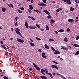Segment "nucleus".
<instances>
[{
  "mask_svg": "<svg viewBox=\"0 0 79 79\" xmlns=\"http://www.w3.org/2000/svg\"><path fill=\"white\" fill-rule=\"evenodd\" d=\"M33 64L35 68H36V69H37L38 71H40V68L38 67L37 65H36L35 63H33Z\"/></svg>",
  "mask_w": 79,
  "mask_h": 79,
  "instance_id": "1",
  "label": "nucleus"
},
{
  "mask_svg": "<svg viewBox=\"0 0 79 79\" xmlns=\"http://www.w3.org/2000/svg\"><path fill=\"white\" fill-rule=\"evenodd\" d=\"M16 39L17 41L20 43H23V42H24V40H21V39H19V38H17Z\"/></svg>",
  "mask_w": 79,
  "mask_h": 79,
  "instance_id": "2",
  "label": "nucleus"
},
{
  "mask_svg": "<svg viewBox=\"0 0 79 79\" xmlns=\"http://www.w3.org/2000/svg\"><path fill=\"white\" fill-rule=\"evenodd\" d=\"M38 5H40V6H47V5L44 3H38Z\"/></svg>",
  "mask_w": 79,
  "mask_h": 79,
  "instance_id": "3",
  "label": "nucleus"
},
{
  "mask_svg": "<svg viewBox=\"0 0 79 79\" xmlns=\"http://www.w3.org/2000/svg\"><path fill=\"white\" fill-rule=\"evenodd\" d=\"M45 55V53L44 52H43L42 53V57L44 58H46L47 56Z\"/></svg>",
  "mask_w": 79,
  "mask_h": 79,
  "instance_id": "4",
  "label": "nucleus"
},
{
  "mask_svg": "<svg viewBox=\"0 0 79 79\" xmlns=\"http://www.w3.org/2000/svg\"><path fill=\"white\" fill-rule=\"evenodd\" d=\"M51 67L52 68H55L56 69H58V67L56 66V65H51Z\"/></svg>",
  "mask_w": 79,
  "mask_h": 79,
  "instance_id": "5",
  "label": "nucleus"
},
{
  "mask_svg": "<svg viewBox=\"0 0 79 79\" xmlns=\"http://www.w3.org/2000/svg\"><path fill=\"white\" fill-rule=\"evenodd\" d=\"M43 12H44V13H46V14H47V15H50V13L49 12L48 10H43Z\"/></svg>",
  "mask_w": 79,
  "mask_h": 79,
  "instance_id": "6",
  "label": "nucleus"
},
{
  "mask_svg": "<svg viewBox=\"0 0 79 79\" xmlns=\"http://www.w3.org/2000/svg\"><path fill=\"white\" fill-rule=\"evenodd\" d=\"M55 52H54V54L55 55H58L59 54H60V52L57 50H56L55 51Z\"/></svg>",
  "mask_w": 79,
  "mask_h": 79,
  "instance_id": "7",
  "label": "nucleus"
},
{
  "mask_svg": "<svg viewBox=\"0 0 79 79\" xmlns=\"http://www.w3.org/2000/svg\"><path fill=\"white\" fill-rule=\"evenodd\" d=\"M40 77L43 79H47V77L45 76H41Z\"/></svg>",
  "mask_w": 79,
  "mask_h": 79,
  "instance_id": "8",
  "label": "nucleus"
},
{
  "mask_svg": "<svg viewBox=\"0 0 79 79\" xmlns=\"http://www.w3.org/2000/svg\"><path fill=\"white\" fill-rule=\"evenodd\" d=\"M44 47L46 48H47L48 50H49L50 49V48L48 46H47V45L45 44L44 45Z\"/></svg>",
  "mask_w": 79,
  "mask_h": 79,
  "instance_id": "9",
  "label": "nucleus"
},
{
  "mask_svg": "<svg viewBox=\"0 0 79 79\" xmlns=\"http://www.w3.org/2000/svg\"><path fill=\"white\" fill-rule=\"evenodd\" d=\"M57 31L58 32H64V30L63 29H60L59 30H57Z\"/></svg>",
  "mask_w": 79,
  "mask_h": 79,
  "instance_id": "10",
  "label": "nucleus"
},
{
  "mask_svg": "<svg viewBox=\"0 0 79 79\" xmlns=\"http://www.w3.org/2000/svg\"><path fill=\"white\" fill-rule=\"evenodd\" d=\"M16 33H17V34L19 35L20 37H21V36H22V35H21V33H20V32H19V31H16Z\"/></svg>",
  "mask_w": 79,
  "mask_h": 79,
  "instance_id": "11",
  "label": "nucleus"
},
{
  "mask_svg": "<svg viewBox=\"0 0 79 79\" xmlns=\"http://www.w3.org/2000/svg\"><path fill=\"white\" fill-rule=\"evenodd\" d=\"M25 26L27 28H29V26L28 25V23L27 22H26L25 23Z\"/></svg>",
  "mask_w": 79,
  "mask_h": 79,
  "instance_id": "12",
  "label": "nucleus"
},
{
  "mask_svg": "<svg viewBox=\"0 0 79 79\" xmlns=\"http://www.w3.org/2000/svg\"><path fill=\"white\" fill-rule=\"evenodd\" d=\"M29 6L30 8V10H32V9H33V6H32V5H29Z\"/></svg>",
  "mask_w": 79,
  "mask_h": 79,
  "instance_id": "13",
  "label": "nucleus"
},
{
  "mask_svg": "<svg viewBox=\"0 0 79 79\" xmlns=\"http://www.w3.org/2000/svg\"><path fill=\"white\" fill-rule=\"evenodd\" d=\"M61 49H62V50H68V48H67L65 47H62L61 48Z\"/></svg>",
  "mask_w": 79,
  "mask_h": 79,
  "instance_id": "14",
  "label": "nucleus"
},
{
  "mask_svg": "<svg viewBox=\"0 0 79 79\" xmlns=\"http://www.w3.org/2000/svg\"><path fill=\"white\" fill-rule=\"evenodd\" d=\"M35 27H32V26H30L29 28L31 29H34L35 28H36Z\"/></svg>",
  "mask_w": 79,
  "mask_h": 79,
  "instance_id": "15",
  "label": "nucleus"
},
{
  "mask_svg": "<svg viewBox=\"0 0 79 79\" xmlns=\"http://www.w3.org/2000/svg\"><path fill=\"white\" fill-rule=\"evenodd\" d=\"M67 2V4H68L69 5H71V2L70 0H68Z\"/></svg>",
  "mask_w": 79,
  "mask_h": 79,
  "instance_id": "16",
  "label": "nucleus"
},
{
  "mask_svg": "<svg viewBox=\"0 0 79 79\" xmlns=\"http://www.w3.org/2000/svg\"><path fill=\"white\" fill-rule=\"evenodd\" d=\"M2 10L3 12H5V11H6V9L5 8H2Z\"/></svg>",
  "mask_w": 79,
  "mask_h": 79,
  "instance_id": "17",
  "label": "nucleus"
},
{
  "mask_svg": "<svg viewBox=\"0 0 79 79\" xmlns=\"http://www.w3.org/2000/svg\"><path fill=\"white\" fill-rule=\"evenodd\" d=\"M15 29V32H16V31H18V32H20L21 31V30L18 28H16Z\"/></svg>",
  "mask_w": 79,
  "mask_h": 79,
  "instance_id": "18",
  "label": "nucleus"
},
{
  "mask_svg": "<svg viewBox=\"0 0 79 79\" xmlns=\"http://www.w3.org/2000/svg\"><path fill=\"white\" fill-rule=\"evenodd\" d=\"M9 7H10V8L11 7L12 8H14V6H13V4L10 3V6H9Z\"/></svg>",
  "mask_w": 79,
  "mask_h": 79,
  "instance_id": "19",
  "label": "nucleus"
},
{
  "mask_svg": "<svg viewBox=\"0 0 79 79\" xmlns=\"http://www.w3.org/2000/svg\"><path fill=\"white\" fill-rule=\"evenodd\" d=\"M70 10L71 11H74V8H73V7H71L70 9Z\"/></svg>",
  "mask_w": 79,
  "mask_h": 79,
  "instance_id": "20",
  "label": "nucleus"
},
{
  "mask_svg": "<svg viewBox=\"0 0 79 79\" xmlns=\"http://www.w3.org/2000/svg\"><path fill=\"white\" fill-rule=\"evenodd\" d=\"M72 45L76 47H79V46L78 44H72Z\"/></svg>",
  "mask_w": 79,
  "mask_h": 79,
  "instance_id": "21",
  "label": "nucleus"
},
{
  "mask_svg": "<svg viewBox=\"0 0 79 79\" xmlns=\"http://www.w3.org/2000/svg\"><path fill=\"white\" fill-rule=\"evenodd\" d=\"M30 44H31V47H34L35 46V44L32 42H31Z\"/></svg>",
  "mask_w": 79,
  "mask_h": 79,
  "instance_id": "22",
  "label": "nucleus"
},
{
  "mask_svg": "<svg viewBox=\"0 0 79 79\" xmlns=\"http://www.w3.org/2000/svg\"><path fill=\"white\" fill-rule=\"evenodd\" d=\"M46 30L47 31H48V30H49V27H48V25H46Z\"/></svg>",
  "mask_w": 79,
  "mask_h": 79,
  "instance_id": "23",
  "label": "nucleus"
},
{
  "mask_svg": "<svg viewBox=\"0 0 79 79\" xmlns=\"http://www.w3.org/2000/svg\"><path fill=\"white\" fill-rule=\"evenodd\" d=\"M5 54L6 56H8V52H7L6 51L5 52Z\"/></svg>",
  "mask_w": 79,
  "mask_h": 79,
  "instance_id": "24",
  "label": "nucleus"
},
{
  "mask_svg": "<svg viewBox=\"0 0 79 79\" xmlns=\"http://www.w3.org/2000/svg\"><path fill=\"white\" fill-rule=\"evenodd\" d=\"M55 20H51V22H50V24H52L53 23H55Z\"/></svg>",
  "mask_w": 79,
  "mask_h": 79,
  "instance_id": "25",
  "label": "nucleus"
},
{
  "mask_svg": "<svg viewBox=\"0 0 79 79\" xmlns=\"http://www.w3.org/2000/svg\"><path fill=\"white\" fill-rule=\"evenodd\" d=\"M45 71L44 69H42L41 70V73H45Z\"/></svg>",
  "mask_w": 79,
  "mask_h": 79,
  "instance_id": "26",
  "label": "nucleus"
},
{
  "mask_svg": "<svg viewBox=\"0 0 79 79\" xmlns=\"http://www.w3.org/2000/svg\"><path fill=\"white\" fill-rule=\"evenodd\" d=\"M36 27L39 28V29H40V25H39L38 24H36Z\"/></svg>",
  "mask_w": 79,
  "mask_h": 79,
  "instance_id": "27",
  "label": "nucleus"
},
{
  "mask_svg": "<svg viewBox=\"0 0 79 79\" xmlns=\"http://www.w3.org/2000/svg\"><path fill=\"white\" fill-rule=\"evenodd\" d=\"M64 41H65V42H68V39L67 38H64Z\"/></svg>",
  "mask_w": 79,
  "mask_h": 79,
  "instance_id": "28",
  "label": "nucleus"
},
{
  "mask_svg": "<svg viewBox=\"0 0 79 79\" xmlns=\"http://www.w3.org/2000/svg\"><path fill=\"white\" fill-rule=\"evenodd\" d=\"M34 11L35 12L36 11V13H39V10L37 9L36 10H35L34 9Z\"/></svg>",
  "mask_w": 79,
  "mask_h": 79,
  "instance_id": "29",
  "label": "nucleus"
},
{
  "mask_svg": "<svg viewBox=\"0 0 79 79\" xmlns=\"http://www.w3.org/2000/svg\"><path fill=\"white\" fill-rule=\"evenodd\" d=\"M48 75H49L50 76L51 78H52V79L53 78V76H52V73H49Z\"/></svg>",
  "mask_w": 79,
  "mask_h": 79,
  "instance_id": "30",
  "label": "nucleus"
},
{
  "mask_svg": "<svg viewBox=\"0 0 79 79\" xmlns=\"http://www.w3.org/2000/svg\"><path fill=\"white\" fill-rule=\"evenodd\" d=\"M47 18L48 19H51L52 18V16L49 15L47 16Z\"/></svg>",
  "mask_w": 79,
  "mask_h": 79,
  "instance_id": "31",
  "label": "nucleus"
},
{
  "mask_svg": "<svg viewBox=\"0 0 79 79\" xmlns=\"http://www.w3.org/2000/svg\"><path fill=\"white\" fill-rule=\"evenodd\" d=\"M35 39L38 40H41V39H40V38H39L36 37L35 38Z\"/></svg>",
  "mask_w": 79,
  "mask_h": 79,
  "instance_id": "32",
  "label": "nucleus"
},
{
  "mask_svg": "<svg viewBox=\"0 0 79 79\" xmlns=\"http://www.w3.org/2000/svg\"><path fill=\"white\" fill-rule=\"evenodd\" d=\"M68 21L69 23H73L74 22V20H68Z\"/></svg>",
  "mask_w": 79,
  "mask_h": 79,
  "instance_id": "33",
  "label": "nucleus"
},
{
  "mask_svg": "<svg viewBox=\"0 0 79 79\" xmlns=\"http://www.w3.org/2000/svg\"><path fill=\"white\" fill-rule=\"evenodd\" d=\"M79 51H77L76 52L75 55H79Z\"/></svg>",
  "mask_w": 79,
  "mask_h": 79,
  "instance_id": "34",
  "label": "nucleus"
},
{
  "mask_svg": "<svg viewBox=\"0 0 79 79\" xmlns=\"http://www.w3.org/2000/svg\"><path fill=\"white\" fill-rule=\"evenodd\" d=\"M17 21H18V20H16V22L15 24V26H18V22H17Z\"/></svg>",
  "mask_w": 79,
  "mask_h": 79,
  "instance_id": "35",
  "label": "nucleus"
},
{
  "mask_svg": "<svg viewBox=\"0 0 79 79\" xmlns=\"http://www.w3.org/2000/svg\"><path fill=\"white\" fill-rule=\"evenodd\" d=\"M42 1L44 3H46L47 2V1L46 0H42Z\"/></svg>",
  "mask_w": 79,
  "mask_h": 79,
  "instance_id": "36",
  "label": "nucleus"
},
{
  "mask_svg": "<svg viewBox=\"0 0 79 79\" xmlns=\"http://www.w3.org/2000/svg\"><path fill=\"white\" fill-rule=\"evenodd\" d=\"M49 40L50 41V42H51V41H54V40L52 39H49Z\"/></svg>",
  "mask_w": 79,
  "mask_h": 79,
  "instance_id": "37",
  "label": "nucleus"
},
{
  "mask_svg": "<svg viewBox=\"0 0 79 79\" xmlns=\"http://www.w3.org/2000/svg\"><path fill=\"white\" fill-rule=\"evenodd\" d=\"M56 74L58 76H60V77H62V75H61V74H60V73H57Z\"/></svg>",
  "mask_w": 79,
  "mask_h": 79,
  "instance_id": "38",
  "label": "nucleus"
},
{
  "mask_svg": "<svg viewBox=\"0 0 79 79\" xmlns=\"http://www.w3.org/2000/svg\"><path fill=\"white\" fill-rule=\"evenodd\" d=\"M20 9L22 10H24V7H20Z\"/></svg>",
  "mask_w": 79,
  "mask_h": 79,
  "instance_id": "39",
  "label": "nucleus"
},
{
  "mask_svg": "<svg viewBox=\"0 0 79 79\" xmlns=\"http://www.w3.org/2000/svg\"><path fill=\"white\" fill-rule=\"evenodd\" d=\"M52 50H53V51H54L55 52V51H56L55 49H54L53 48V47H51Z\"/></svg>",
  "mask_w": 79,
  "mask_h": 79,
  "instance_id": "40",
  "label": "nucleus"
},
{
  "mask_svg": "<svg viewBox=\"0 0 79 79\" xmlns=\"http://www.w3.org/2000/svg\"><path fill=\"white\" fill-rule=\"evenodd\" d=\"M18 12H19V13H23V11H21L20 10H18Z\"/></svg>",
  "mask_w": 79,
  "mask_h": 79,
  "instance_id": "41",
  "label": "nucleus"
},
{
  "mask_svg": "<svg viewBox=\"0 0 79 79\" xmlns=\"http://www.w3.org/2000/svg\"><path fill=\"white\" fill-rule=\"evenodd\" d=\"M53 63H55L56 64H58V62H56L55 61H52Z\"/></svg>",
  "mask_w": 79,
  "mask_h": 79,
  "instance_id": "42",
  "label": "nucleus"
},
{
  "mask_svg": "<svg viewBox=\"0 0 79 79\" xmlns=\"http://www.w3.org/2000/svg\"><path fill=\"white\" fill-rule=\"evenodd\" d=\"M3 78L4 79H8V77H6V76H4L3 77Z\"/></svg>",
  "mask_w": 79,
  "mask_h": 79,
  "instance_id": "43",
  "label": "nucleus"
},
{
  "mask_svg": "<svg viewBox=\"0 0 79 79\" xmlns=\"http://www.w3.org/2000/svg\"><path fill=\"white\" fill-rule=\"evenodd\" d=\"M79 39V35L77 36L76 38V40H78Z\"/></svg>",
  "mask_w": 79,
  "mask_h": 79,
  "instance_id": "44",
  "label": "nucleus"
},
{
  "mask_svg": "<svg viewBox=\"0 0 79 79\" xmlns=\"http://www.w3.org/2000/svg\"><path fill=\"white\" fill-rule=\"evenodd\" d=\"M28 11L29 13H31V10H30V9H28Z\"/></svg>",
  "mask_w": 79,
  "mask_h": 79,
  "instance_id": "45",
  "label": "nucleus"
},
{
  "mask_svg": "<svg viewBox=\"0 0 79 79\" xmlns=\"http://www.w3.org/2000/svg\"><path fill=\"white\" fill-rule=\"evenodd\" d=\"M60 10H59V8L58 9H57L56 10V12H59V11H60Z\"/></svg>",
  "mask_w": 79,
  "mask_h": 79,
  "instance_id": "46",
  "label": "nucleus"
},
{
  "mask_svg": "<svg viewBox=\"0 0 79 79\" xmlns=\"http://www.w3.org/2000/svg\"><path fill=\"white\" fill-rule=\"evenodd\" d=\"M38 51L40 52L41 53L42 52V50L40 49H38Z\"/></svg>",
  "mask_w": 79,
  "mask_h": 79,
  "instance_id": "47",
  "label": "nucleus"
},
{
  "mask_svg": "<svg viewBox=\"0 0 79 79\" xmlns=\"http://www.w3.org/2000/svg\"><path fill=\"white\" fill-rule=\"evenodd\" d=\"M64 2H66L68 1V0H62Z\"/></svg>",
  "mask_w": 79,
  "mask_h": 79,
  "instance_id": "48",
  "label": "nucleus"
},
{
  "mask_svg": "<svg viewBox=\"0 0 79 79\" xmlns=\"http://www.w3.org/2000/svg\"><path fill=\"white\" fill-rule=\"evenodd\" d=\"M45 73L47 74H48V75L49 74V73H48V71H46Z\"/></svg>",
  "mask_w": 79,
  "mask_h": 79,
  "instance_id": "49",
  "label": "nucleus"
},
{
  "mask_svg": "<svg viewBox=\"0 0 79 79\" xmlns=\"http://www.w3.org/2000/svg\"><path fill=\"white\" fill-rule=\"evenodd\" d=\"M51 2L52 3H55V1H52Z\"/></svg>",
  "mask_w": 79,
  "mask_h": 79,
  "instance_id": "50",
  "label": "nucleus"
},
{
  "mask_svg": "<svg viewBox=\"0 0 79 79\" xmlns=\"http://www.w3.org/2000/svg\"><path fill=\"white\" fill-rule=\"evenodd\" d=\"M54 32H55V33H56V34H58V32L56 31H55Z\"/></svg>",
  "mask_w": 79,
  "mask_h": 79,
  "instance_id": "51",
  "label": "nucleus"
},
{
  "mask_svg": "<svg viewBox=\"0 0 79 79\" xmlns=\"http://www.w3.org/2000/svg\"><path fill=\"white\" fill-rule=\"evenodd\" d=\"M40 30L41 31H44V29L41 28Z\"/></svg>",
  "mask_w": 79,
  "mask_h": 79,
  "instance_id": "52",
  "label": "nucleus"
},
{
  "mask_svg": "<svg viewBox=\"0 0 79 79\" xmlns=\"http://www.w3.org/2000/svg\"><path fill=\"white\" fill-rule=\"evenodd\" d=\"M70 31V29L69 28H68L67 30V31L68 32H69V31Z\"/></svg>",
  "mask_w": 79,
  "mask_h": 79,
  "instance_id": "53",
  "label": "nucleus"
},
{
  "mask_svg": "<svg viewBox=\"0 0 79 79\" xmlns=\"http://www.w3.org/2000/svg\"><path fill=\"white\" fill-rule=\"evenodd\" d=\"M31 19H32V20H35V18L34 17H31Z\"/></svg>",
  "mask_w": 79,
  "mask_h": 79,
  "instance_id": "54",
  "label": "nucleus"
},
{
  "mask_svg": "<svg viewBox=\"0 0 79 79\" xmlns=\"http://www.w3.org/2000/svg\"><path fill=\"white\" fill-rule=\"evenodd\" d=\"M59 11H61V10H62L63 9V8H59Z\"/></svg>",
  "mask_w": 79,
  "mask_h": 79,
  "instance_id": "55",
  "label": "nucleus"
},
{
  "mask_svg": "<svg viewBox=\"0 0 79 79\" xmlns=\"http://www.w3.org/2000/svg\"><path fill=\"white\" fill-rule=\"evenodd\" d=\"M62 77V78H63V79H66V78H65L64 77L62 76V77Z\"/></svg>",
  "mask_w": 79,
  "mask_h": 79,
  "instance_id": "56",
  "label": "nucleus"
},
{
  "mask_svg": "<svg viewBox=\"0 0 79 79\" xmlns=\"http://www.w3.org/2000/svg\"><path fill=\"white\" fill-rule=\"evenodd\" d=\"M52 74H53V76L55 75V72H52Z\"/></svg>",
  "mask_w": 79,
  "mask_h": 79,
  "instance_id": "57",
  "label": "nucleus"
},
{
  "mask_svg": "<svg viewBox=\"0 0 79 79\" xmlns=\"http://www.w3.org/2000/svg\"><path fill=\"white\" fill-rule=\"evenodd\" d=\"M27 17L28 18H31V16H30L29 15H28Z\"/></svg>",
  "mask_w": 79,
  "mask_h": 79,
  "instance_id": "58",
  "label": "nucleus"
},
{
  "mask_svg": "<svg viewBox=\"0 0 79 79\" xmlns=\"http://www.w3.org/2000/svg\"><path fill=\"white\" fill-rule=\"evenodd\" d=\"M29 70L30 71H32V68H30L29 69Z\"/></svg>",
  "mask_w": 79,
  "mask_h": 79,
  "instance_id": "59",
  "label": "nucleus"
},
{
  "mask_svg": "<svg viewBox=\"0 0 79 79\" xmlns=\"http://www.w3.org/2000/svg\"><path fill=\"white\" fill-rule=\"evenodd\" d=\"M7 5V6H9L10 7V4H9L8 3H7L6 4Z\"/></svg>",
  "mask_w": 79,
  "mask_h": 79,
  "instance_id": "60",
  "label": "nucleus"
},
{
  "mask_svg": "<svg viewBox=\"0 0 79 79\" xmlns=\"http://www.w3.org/2000/svg\"><path fill=\"white\" fill-rule=\"evenodd\" d=\"M16 20H18V17H16L15 18Z\"/></svg>",
  "mask_w": 79,
  "mask_h": 79,
  "instance_id": "61",
  "label": "nucleus"
},
{
  "mask_svg": "<svg viewBox=\"0 0 79 79\" xmlns=\"http://www.w3.org/2000/svg\"><path fill=\"white\" fill-rule=\"evenodd\" d=\"M3 48H4V49H5V50H6V47L4 46V47H3Z\"/></svg>",
  "mask_w": 79,
  "mask_h": 79,
  "instance_id": "62",
  "label": "nucleus"
},
{
  "mask_svg": "<svg viewBox=\"0 0 79 79\" xmlns=\"http://www.w3.org/2000/svg\"><path fill=\"white\" fill-rule=\"evenodd\" d=\"M33 0H31V3H33Z\"/></svg>",
  "mask_w": 79,
  "mask_h": 79,
  "instance_id": "63",
  "label": "nucleus"
},
{
  "mask_svg": "<svg viewBox=\"0 0 79 79\" xmlns=\"http://www.w3.org/2000/svg\"><path fill=\"white\" fill-rule=\"evenodd\" d=\"M75 2H76V3H78L77 0H75Z\"/></svg>",
  "mask_w": 79,
  "mask_h": 79,
  "instance_id": "64",
  "label": "nucleus"
}]
</instances>
